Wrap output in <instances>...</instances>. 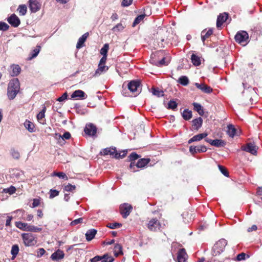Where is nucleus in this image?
<instances>
[{"mask_svg": "<svg viewBox=\"0 0 262 262\" xmlns=\"http://www.w3.org/2000/svg\"><path fill=\"white\" fill-rule=\"evenodd\" d=\"M20 89L19 82L17 78L12 79L8 86V97L10 99H13L18 93Z\"/></svg>", "mask_w": 262, "mask_h": 262, "instance_id": "nucleus-1", "label": "nucleus"}, {"mask_svg": "<svg viewBox=\"0 0 262 262\" xmlns=\"http://www.w3.org/2000/svg\"><path fill=\"white\" fill-rule=\"evenodd\" d=\"M227 245V241L224 239L218 241L213 246L212 250V255L214 256L219 255L225 249Z\"/></svg>", "mask_w": 262, "mask_h": 262, "instance_id": "nucleus-2", "label": "nucleus"}, {"mask_svg": "<svg viewBox=\"0 0 262 262\" xmlns=\"http://www.w3.org/2000/svg\"><path fill=\"white\" fill-rule=\"evenodd\" d=\"M21 237L26 246H32L37 243L36 237L31 233H23L21 234Z\"/></svg>", "mask_w": 262, "mask_h": 262, "instance_id": "nucleus-3", "label": "nucleus"}, {"mask_svg": "<svg viewBox=\"0 0 262 262\" xmlns=\"http://www.w3.org/2000/svg\"><path fill=\"white\" fill-rule=\"evenodd\" d=\"M235 39L237 43L245 46L249 42L248 34L245 31H239L235 35Z\"/></svg>", "mask_w": 262, "mask_h": 262, "instance_id": "nucleus-4", "label": "nucleus"}, {"mask_svg": "<svg viewBox=\"0 0 262 262\" xmlns=\"http://www.w3.org/2000/svg\"><path fill=\"white\" fill-rule=\"evenodd\" d=\"M128 90L135 96L139 95L141 92L140 82L137 80L130 81L127 85Z\"/></svg>", "mask_w": 262, "mask_h": 262, "instance_id": "nucleus-5", "label": "nucleus"}, {"mask_svg": "<svg viewBox=\"0 0 262 262\" xmlns=\"http://www.w3.org/2000/svg\"><path fill=\"white\" fill-rule=\"evenodd\" d=\"M148 229L151 231H157L160 230L161 224L156 218L150 219L147 225Z\"/></svg>", "mask_w": 262, "mask_h": 262, "instance_id": "nucleus-6", "label": "nucleus"}, {"mask_svg": "<svg viewBox=\"0 0 262 262\" xmlns=\"http://www.w3.org/2000/svg\"><path fill=\"white\" fill-rule=\"evenodd\" d=\"M149 162V160L148 159H141L139 160L136 164L134 162H131L129 167L131 169H133V171H136L137 170L135 169V167L137 168H143Z\"/></svg>", "mask_w": 262, "mask_h": 262, "instance_id": "nucleus-7", "label": "nucleus"}, {"mask_svg": "<svg viewBox=\"0 0 262 262\" xmlns=\"http://www.w3.org/2000/svg\"><path fill=\"white\" fill-rule=\"evenodd\" d=\"M133 207L131 205L127 203H124L120 206V211L123 217L126 218L129 215Z\"/></svg>", "mask_w": 262, "mask_h": 262, "instance_id": "nucleus-8", "label": "nucleus"}, {"mask_svg": "<svg viewBox=\"0 0 262 262\" xmlns=\"http://www.w3.org/2000/svg\"><path fill=\"white\" fill-rule=\"evenodd\" d=\"M161 52H159L157 53L152 54L151 56V59L150 60V63L156 65L157 66H162L163 65H167L168 63V61H165V58L163 57L161 60L157 61L155 58Z\"/></svg>", "mask_w": 262, "mask_h": 262, "instance_id": "nucleus-9", "label": "nucleus"}, {"mask_svg": "<svg viewBox=\"0 0 262 262\" xmlns=\"http://www.w3.org/2000/svg\"><path fill=\"white\" fill-rule=\"evenodd\" d=\"M241 149L242 150L249 152L253 155H256L257 154V148L252 143H248L242 146Z\"/></svg>", "mask_w": 262, "mask_h": 262, "instance_id": "nucleus-10", "label": "nucleus"}, {"mask_svg": "<svg viewBox=\"0 0 262 262\" xmlns=\"http://www.w3.org/2000/svg\"><path fill=\"white\" fill-rule=\"evenodd\" d=\"M71 98L76 100H83L87 98V95L83 91L78 90L75 91L72 93Z\"/></svg>", "mask_w": 262, "mask_h": 262, "instance_id": "nucleus-11", "label": "nucleus"}, {"mask_svg": "<svg viewBox=\"0 0 262 262\" xmlns=\"http://www.w3.org/2000/svg\"><path fill=\"white\" fill-rule=\"evenodd\" d=\"M205 140L211 145L217 147H224L226 145V142L224 140L221 139L212 140L206 139Z\"/></svg>", "mask_w": 262, "mask_h": 262, "instance_id": "nucleus-12", "label": "nucleus"}, {"mask_svg": "<svg viewBox=\"0 0 262 262\" xmlns=\"http://www.w3.org/2000/svg\"><path fill=\"white\" fill-rule=\"evenodd\" d=\"M7 21L14 27H18L20 23V19L15 14H12L10 17H9L7 18Z\"/></svg>", "mask_w": 262, "mask_h": 262, "instance_id": "nucleus-13", "label": "nucleus"}, {"mask_svg": "<svg viewBox=\"0 0 262 262\" xmlns=\"http://www.w3.org/2000/svg\"><path fill=\"white\" fill-rule=\"evenodd\" d=\"M97 132V128L96 127L92 124H89L86 125L84 128V132L85 133L89 136H93L95 135Z\"/></svg>", "mask_w": 262, "mask_h": 262, "instance_id": "nucleus-14", "label": "nucleus"}, {"mask_svg": "<svg viewBox=\"0 0 262 262\" xmlns=\"http://www.w3.org/2000/svg\"><path fill=\"white\" fill-rule=\"evenodd\" d=\"M29 8L32 12L35 13L40 9V5L37 0H30Z\"/></svg>", "mask_w": 262, "mask_h": 262, "instance_id": "nucleus-15", "label": "nucleus"}, {"mask_svg": "<svg viewBox=\"0 0 262 262\" xmlns=\"http://www.w3.org/2000/svg\"><path fill=\"white\" fill-rule=\"evenodd\" d=\"M188 255L184 249H181L179 250L177 255L178 262H185L187 259Z\"/></svg>", "mask_w": 262, "mask_h": 262, "instance_id": "nucleus-16", "label": "nucleus"}, {"mask_svg": "<svg viewBox=\"0 0 262 262\" xmlns=\"http://www.w3.org/2000/svg\"><path fill=\"white\" fill-rule=\"evenodd\" d=\"M194 84L198 89L204 93L209 94L212 92V89L204 83H195Z\"/></svg>", "mask_w": 262, "mask_h": 262, "instance_id": "nucleus-17", "label": "nucleus"}, {"mask_svg": "<svg viewBox=\"0 0 262 262\" xmlns=\"http://www.w3.org/2000/svg\"><path fill=\"white\" fill-rule=\"evenodd\" d=\"M207 148L204 145H200L197 146H191L189 148V151L192 154L197 152H204L206 151Z\"/></svg>", "mask_w": 262, "mask_h": 262, "instance_id": "nucleus-18", "label": "nucleus"}, {"mask_svg": "<svg viewBox=\"0 0 262 262\" xmlns=\"http://www.w3.org/2000/svg\"><path fill=\"white\" fill-rule=\"evenodd\" d=\"M228 15L226 13H224L222 14H220L217 18L216 21V27L217 28H219L221 27V26L223 25V24L225 22V21L228 18Z\"/></svg>", "mask_w": 262, "mask_h": 262, "instance_id": "nucleus-19", "label": "nucleus"}, {"mask_svg": "<svg viewBox=\"0 0 262 262\" xmlns=\"http://www.w3.org/2000/svg\"><path fill=\"white\" fill-rule=\"evenodd\" d=\"M108 69V67L105 66V64H98V68L96 71L94 76L97 77L100 76L102 73L106 72Z\"/></svg>", "mask_w": 262, "mask_h": 262, "instance_id": "nucleus-20", "label": "nucleus"}, {"mask_svg": "<svg viewBox=\"0 0 262 262\" xmlns=\"http://www.w3.org/2000/svg\"><path fill=\"white\" fill-rule=\"evenodd\" d=\"M89 33L86 32L79 38L77 43L76 45L77 49H80L83 46V44L85 40H86L88 37L89 36Z\"/></svg>", "mask_w": 262, "mask_h": 262, "instance_id": "nucleus-21", "label": "nucleus"}, {"mask_svg": "<svg viewBox=\"0 0 262 262\" xmlns=\"http://www.w3.org/2000/svg\"><path fill=\"white\" fill-rule=\"evenodd\" d=\"M213 31L212 29H205L201 32V39L202 41L204 43L205 40L208 38L212 34Z\"/></svg>", "mask_w": 262, "mask_h": 262, "instance_id": "nucleus-22", "label": "nucleus"}, {"mask_svg": "<svg viewBox=\"0 0 262 262\" xmlns=\"http://www.w3.org/2000/svg\"><path fill=\"white\" fill-rule=\"evenodd\" d=\"M208 134L207 133H202L200 134L196 135L194 136L192 138H191L189 140L188 143H191L193 142L194 141H199L203 139V138L207 137Z\"/></svg>", "mask_w": 262, "mask_h": 262, "instance_id": "nucleus-23", "label": "nucleus"}, {"mask_svg": "<svg viewBox=\"0 0 262 262\" xmlns=\"http://www.w3.org/2000/svg\"><path fill=\"white\" fill-rule=\"evenodd\" d=\"M46 111V107H43V109L37 115V119L38 121L42 124H45V120L44 119L45 117V112Z\"/></svg>", "mask_w": 262, "mask_h": 262, "instance_id": "nucleus-24", "label": "nucleus"}, {"mask_svg": "<svg viewBox=\"0 0 262 262\" xmlns=\"http://www.w3.org/2000/svg\"><path fill=\"white\" fill-rule=\"evenodd\" d=\"M202 123L203 119L199 117L192 120V126L195 129L198 130L202 126Z\"/></svg>", "mask_w": 262, "mask_h": 262, "instance_id": "nucleus-25", "label": "nucleus"}, {"mask_svg": "<svg viewBox=\"0 0 262 262\" xmlns=\"http://www.w3.org/2000/svg\"><path fill=\"white\" fill-rule=\"evenodd\" d=\"M64 257V253L61 250H57L56 252L53 253L51 255V258L53 260H59L63 258Z\"/></svg>", "mask_w": 262, "mask_h": 262, "instance_id": "nucleus-26", "label": "nucleus"}, {"mask_svg": "<svg viewBox=\"0 0 262 262\" xmlns=\"http://www.w3.org/2000/svg\"><path fill=\"white\" fill-rule=\"evenodd\" d=\"M97 231L95 229L89 230L85 233L86 238L88 241L92 240L95 236Z\"/></svg>", "mask_w": 262, "mask_h": 262, "instance_id": "nucleus-27", "label": "nucleus"}, {"mask_svg": "<svg viewBox=\"0 0 262 262\" xmlns=\"http://www.w3.org/2000/svg\"><path fill=\"white\" fill-rule=\"evenodd\" d=\"M24 126L25 128L30 133L34 132V124L29 120H26L24 122Z\"/></svg>", "mask_w": 262, "mask_h": 262, "instance_id": "nucleus-28", "label": "nucleus"}, {"mask_svg": "<svg viewBox=\"0 0 262 262\" xmlns=\"http://www.w3.org/2000/svg\"><path fill=\"white\" fill-rule=\"evenodd\" d=\"M236 129L232 124L227 126V134L230 137L233 138L236 135Z\"/></svg>", "mask_w": 262, "mask_h": 262, "instance_id": "nucleus-29", "label": "nucleus"}, {"mask_svg": "<svg viewBox=\"0 0 262 262\" xmlns=\"http://www.w3.org/2000/svg\"><path fill=\"white\" fill-rule=\"evenodd\" d=\"M192 104L194 107V110L196 111L200 115L203 116L204 112L202 105L196 102H193Z\"/></svg>", "mask_w": 262, "mask_h": 262, "instance_id": "nucleus-30", "label": "nucleus"}, {"mask_svg": "<svg viewBox=\"0 0 262 262\" xmlns=\"http://www.w3.org/2000/svg\"><path fill=\"white\" fill-rule=\"evenodd\" d=\"M114 253L116 256L123 254L122 247L120 244H117L115 245L114 248Z\"/></svg>", "mask_w": 262, "mask_h": 262, "instance_id": "nucleus-31", "label": "nucleus"}, {"mask_svg": "<svg viewBox=\"0 0 262 262\" xmlns=\"http://www.w3.org/2000/svg\"><path fill=\"white\" fill-rule=\"evenodd\" d=\"M116 150L115 148H106L104 149L101 153L104 155H110L113 157L114 155L115 154Z\"/></svg>", "mask_w": 262, "mask_h": 262, "instance_id": "nucleus-32", "label": "nucleus"}, {"mask_svg": "<svg viewBox=\"0 0 262 262\" xmlns=\"http://www.w3.org/2000/svg\"><path fill=\"white\" fill-rule=\"evenodd\" d=\"M42 231V228L38 227H36L34 225L28 224L27 231L32 232H39Z\"/></svg>", "mask_w": 262, "mask_h": 262, "instance_id": "nucleus-33", "label": "nucleus"}, {"mask_svg": "<svg viewBox=\"0 0 262 262\" xmlns=\"http://www.w3.org/2000/svg\"><path fill=\"white\" fill-rule=\"evenodd\" d=\"M12 72L11 73L12 76L18 75L20 72V68L18 65H13L11 67Z\"/></svg>", "mask_w": 262, "mask_h": 262, "instance_id": "nucleus-34", "label": "nucleus"}, {"mask_svg": "<svg viewBox=\"0 0 262 262\" xmlns=\"http://www.w3.org/2000/svg\"><path fill=\"white\" fill-rule=\"evenodd\" d=\"M125 26L122 23H119L115 26L112 29L113 32H119L123 30Z\"/></svg>", "mask_w": 262, "mask_h": 262, "instance_id": "nucleus-35", "label": "nucleus"}, {"mask_svg": "<svg viewBox=\"0 0 262 262\" xmlns=\"http://www.w3.org/2000/svg\"><path fill=\"white\" fill-rule=\"evenodd\" d=\"M178 82L182 85L186 86L188 84L189 81L187 76H182L179 78Z\"/></svg>", "mask_w": 262, "mask_h": 262, "instance_id": "nucleus-36", "label": "nucleus"}, {"mask_svg": "<svg viewBox=\"0 0 262 262\" xmlns=\"http://www.w3.org/2000/svg\"><path fill=\"white\" fill-rule=\"evenodd\" d=\"M28 224L23 223L21 222H15V226L16 227L19 228V229L27 231V229L28 227Z\"/></svg>", "mask_w": 262, "mask_h": 262, "instance_id": "nucleus-37", "label": "nucleus"}, {"mask_svg": "<svg viewBox=\"0 0 262 262\" xmlns=\"http://www.w3.org/2000/svg\"><path fill=\"white\" fill-rule=\"evenodd\" d=\"M55 137L57 139H69L71 137V134L69 132H66L62 136H61L60 134L56 133L55 134Z\"/></svg>", "mask_w": 262, "mask_h": 262, "instance_id": "nucleus-38", "label": "nucleus"}, {"mask_svg": "<svg viewBox=\"0 0 262 262\" xmlns=\"http://www.w3.org/2000/svg\"><path fill=\"white\" fill-rule=\"evenodd\" d=\"M191 59L192 63L195 66H198L201 64L200 58L194 54L191 55Z\"/></svg>", "mask_w": 262, "mask_h": 262, "instance_id": "nucleus-39", "label": "nucleus"}, {"mask_svg": "<svg viewBox=\"0 0 262 262\" xmlns=\"http://www.w3.org/2000/svg\"><path fill=\"white\" fill-rule=\"evenodd\" d=\"M182 116L185 120H188L192 117V112L191 111L186 109L183 111Z\"/></svg>", "mask_w": 262, "mask_h": 262, "instance_id": "nucleus-40", "label": "nucleus"}, {"mask_svg": "<svg viewBox=\"0 0 262 262\" xmlns=\"http://www.w3.org/2000/svg\"><path fill=\"white\" fill-rule=\"evenodd\" d=\"M16 191V188L15 187L13 186H11L10 187L8 188L3 189L2 192L5 193H9L11 195L14 193Z\"/></svg>", "mask_w": 262, "mask_h": 262, "instance_id": "nucleus-41", "label": "nucleus"}, {"mask_svg": "<svg viewBox=\"0 0 262 262\" xmlns=\"http://www.w3.org/2000/svg\"><path fill=\"white\" fill-rule=\"evenodd\" d=\"M19 252V247L18 245H14L12 246L11 253L12 255V259H14L16 257V255H17L18 253Z\"/></svg>", "mask_w": 262, "mask_h": 262, "instance_id": "nucleus-42", "label": "nucleus"}, {"mask_svg": "<svg viewBox=\"0 0 262 262\" xmlns=\"http://www.w3.org/2000/svg\"><path fill=\"white\" fill-rule=\"evenodd\" d=\"M145 14H141V15L138 16L135 18V19L133 24V27H135L137 25L139 24L142 20H143V19L145 18Z\"/></svg>", "mask_w": 262, "mask_h": 262, "instance_id": "nucleus-43", "label": "nucleus"}, {"mask_svg": "<svg viewBox=\"0 0 262 262\" xmlns=\"http://www.w3.org/2000/svg\"><path fill=\"white\" fill-rule=\"evenodd\" d=\"M40 46H37L36 48L33 50V51L30 53V57H29V59H32L36 57L40 51Z\"/></svg>", "mask_w": 262, "mask_h": 262, "instance_id": "nucleus-44", "label": "nucleus"}, {"mask_svg": "<svg viewBox=\"0 0 262 262\" xmlns=\"http://www.w3.org/2000/svg\"><path fill=\"white\" fill-rule=\"evenodd\" d=\"M114 261V258L109 256L108 254H104L102 256H101V259L100 260V262H113Z\"/></svg>", "mask_w": 262, "mask_h": 262, "instance_id": "nucleus-45", "label": "nucleus"}, {"mask_svg": "<svg viewBox=\"0 0 262 262\" xmlns=\"http://www.w3.org/2000/svg\"><path fill=\"white\" fill-rule=\"evenodd\" d=\"M10 154L12 157L15 159H18L20 157L19 151L14 148H12L11 149Z\"/></svg>", "mask_w": 262, "mask_h": 262, "instance_id": "nucleus-46", "label": "nucleus"}, {"mask_svg": "<svg viewBox=\"0 0 262 262\" xmlns=\"http://www.w3.org/2000/svg\"><path fill=\"white\" fill-rule=\"evenodd\" d=\"M17 10L21 15H25L27 12V7L24 5H20L19 6Z\"/></svg>", "mask_w": 262, "mask_h": 262, "instance_id": "nucleus-47", "label": "nucleus"}, {"mask_svg": "<svg viewBox=\"0 0 262 262\" xmlns=\"http://www.w3.org/2000/svg\"><path fill=\"white\" fill-rule=\"evenodd\" d=\"M126 154V151L123 150L120 152H117L116 151H115V154L114 155V158L116 159H122L125 157Z\"/></svg>", "mask_w": 262, "mask_h": 262, "instance_id": "nucleus-48", "label": "nucleus"}, {"mask_svg": "<svg viewBox=\"0 0 262 262\" xmlns=\"http://www.w3.org/2000/svg\"><path fill=\"white\" fill-rule=\"evenodd\" d=\"M109 46L107 43H105L100 50V53L103 56H106L108 50Z\"/></svg>", "mask_w": 262, "mask_h": 262, "instance_id": "nucleus-49", "label": "nucleus"}, {"mask_svg": "<svg viewBox=\"0 0 262 262\" xmlns=\"http://www.w3.org/2000/svg\"><path fill=\"white\" fill-rule=\"evenodd\" d=\"M151 91L152 94L155 96L158 97L163 96V92L159 90L158 89L152 88Z\"/></svg>", "mask_w": 262, "mask_h": 262, "instance_id": "nucleus-50", "label": "nucleus"}, {"mask_svg": "<svg viewBox=\"0 0 262 262\" xmlns=\"http://www.w3.org/2000/svg\"><path fill=\"white\" fill-rule=\"evenodd\" d=\"M76 188L75 185L68 184L64 187V190L68 192H73Z\"/></svg>", "mask_w": 262, "mask_h": 262, "instance_id": "nucleus-51", "label": "nucleus"}, {"mask_svg": "<svg viewBox=\"0 0 262 262\" xmlns=\"http://www.w3.org/2000/svg\"><path fill=\"white\" fill-rule=\"evenodd\" d=\"M53 175L54 176H57V177H59V178L63 179L66 180H68V177L67 176L66 173L63 172H55L53 173Z\"/></svg>", "mask_w": 262, "mask_h": 262, "instance_id": "nucleus-52", "label": "nucleus"}, {"mask_svg": "<svg viewBox=\"0 0 262 262\" xmlns=\"http://www.w3.org/2000/svg\"><path fill=\"white\" fill-rule=\"evenodd\" d=\"M249 90H245L244 91V93L245 94H247L248 91H249L250 94H251V95L252 96V97H256L257 96V93H256V90L254 88H248Z\"/></svg>", "mask_w": 262, "mask_h": 262, "instance_id": "nucleus-53", "label": "nucleus"}, {"mask_svg": "<svg viewBox=\"0 0 262 262\" xmlns=\"http://www.w3.org/2000/svg\"><path fill=\"white\" fill-rule=\"evenodd\" d=\"M9 28V26L5 22H0V30L6 31Z\"/></svg>", "mask_w": 262, "mask_h": 262, "instance_id": "nucleus-54", "label": "nucleus"}, {"mask_svg": "<svg viewBox=\"0 0 262 262\" xmlns=\"http://www.w3.org/2000/svg\"><path fill=\"white\" fill-rule=\"evenodd\" d=\"M168 108L174 110L177 107V103L174 101L170 100L168 102Z\"/></svg>", "mask_w": 262, "mask_h": 262, "instance_id": "nucleus-55", "label": "nucleus"}, {"mask_svg": "<svg viewBox=\"0 0 262 262\" xmlns=\"http://www.w3.org/2000/svg\"><path fill=\"white\" fill-rule=\"evenodd\" d=\"M59 194V191L55 189L50 190V198L52 199Z\"/></svg>", "mask_w": 262, "mask_h": 262, "instance_id": "nucleus-56", "label": "nucleus"}, {"mask_svg": "<svg viewBox=\"0 0 262 262\" xmlns=\"http://www.w3.org/2000/svg\"><path fill=\"white\" fill-rule=\"evenodd\" d=\"M83 221V218L80 217L76 220H74L72 222H71L70 225L71 226H74L79 224H80Z\"/></svg>", "mask_w": 262, "mask_h": 262, "instance_id": "nucleus-57", "label": "nucleus"}, {"mask_svg": "<svg viewBox=\"0 0 262 262\" xmlns=\"http://www.w3.org/2000/svg\"><path fill=\"white\" fill-rule=\"evenodd\" d=\"M121 226L120 224L115 223H110L107 226L111 229H115L118 227H119Z\"/></svg>", "mask_w": 262, "mask_h": 262, "instance_id": "nucleus-58", "label": "nucleus"}, {"mask_svg": "<svg viewBox=\"0 0 262 262\" xmlns=\"http://www.w3.org/2000/svg\"><path fill=\"white\" fill-rule=\"evenodd\" d=\"M219 168L221 172L226 177H228L229 174L228 171L226 170V169L222 166L219 165Z\"/></svg>", "mask_w": 262, "mask_h": 262, "instance_id": "nucleus-59", "label": "nucleus"}, {"mask_svg": "<svg viewBox=\"0 0 262 262\" xmlns=\"http://www.w3.org/2000/svg\"><path fill=\"white\" fill-rule=\"evenodd\" d=\"M138 158H139L138 155H137L135 152L132 153L129 156V160L131 161H135V160H137Z\"/></svg>", "mask_w": 262, "mask_h": 262, "instance_id": "nucleus-60", "label": "nucleus"}, {"mask_svg": "<svg viewBox=\"0 0 262 262\" xmlns=\"http://www.w3.org/2000/svg\"><path fill=\"white\" fill-rule=\"evenodd\" d=\"M246 254L245 253H241L237 255L236 259L238 261L245 259Z\"/></svg>", "mask_w": 262, "mask_h": 262, "instance_id": "nucleus-61", "label": "nucleus"}, {"mask_svg": "<svg viewBox=\"0 0 262 262\" xmlns=\"http://www.w3.org/2000/svg\"><path fill=\"white\" fill-rule=\"evenodd\" d=\"M133 0H122V5L124 7H127L129 6L132 3Z\"/></svg>", "mask_w": 262, "mask_h": 262, "instance_id": "nucleus-62", "label": "nucleus"}, {"mask_svg": "<svg viewBox=\"0 0 262 262\" xmlns=\"http://www.w3.org/2000/svg\"><path fill=\"white\" fill-rule=\"evenodd\" d=\"M46 252V251L43 248H40L38 249L37 252V257H39L42 256Z\"/></svg>", "mask_w": 262, "mask_h": 262, "instance_id": "nucleus-63", "label": "nucleus"}, {"mask_svg": "<svg viewBox=\"0 0 262 262\" xmlns=\"http://www.w3.org/2000/svg\"><path fill=\"white\" fill-rule=\"evenodd\" d=\"M101 259V256H96L90 259L91 262H98Z\"/></svg>", "mask_w": 262, "mask_h": 262, "instance_id": "nucleus-64", "label": "nucleus"}]
</instances>
